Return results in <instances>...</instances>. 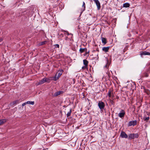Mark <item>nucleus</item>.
Segmentation results:
<instances>
[{"mask_svg":"<svg viewBox=\"0 0 150 150\" xmlns=\"http://www.w3.org/2000/svg\"><path fill=\"white\" fill-rule=\"evenodd\" d=\"M98 105L100 110L103 111L105 106L104 103L102 101H99L98 103Z\"/></svg>","mask_w":150,"mask_h":150,"instance_id":"nucleus-1","label":"nucleus"},{"mask_svg":"<svg viewBox=\"0 0 150 150\" xmlns=\"http://www.w3.org/2000/svg\"><path fill=\"white\" fill-rule=\"evenodd\" d=\"M139 135L138 134H131L129 135L128 139H134L138 138Z\"/></svg>","mask_w":150,"mask_h":150,"instance_id":"nucleus-2","label":"nucleus"},{"mask_svg":"<svg viewBox=\"0 0 150 150\" xmlns=\"http://www.w3.org/2000/svg\"><path fill=\"white\" fill-rule=\"evenodd\" d=\"M125 111L123 110H122L118 115V116L120 117L123 118L125 116Z\"/></svg>","mask_w":150,"mask_h":150,"instance_id":"nucleus-3","label":"nucleus"},{"mask_svg":"<svg viewBox=\"0 0 150 150\" xmlns=\"http://www.w3.org/2000/svg\"><path fill=\"white\" fill-rule=\"evenodd\" d=\"M137 124V121L136 120L131 121L129 122L128 123V126H135Z\"/></svg>","mask_w":150,"mask_h":150,"instance_id":"nucleus-4","label":"nucleus"},{"mask_svg":"<svg viewBox=\"0 0 150 150\" xmlns=\"http://www.w3.org/2000/svg\"><path fill=\"white\" fill-rule=\"evenodd\" d=\"M93 1L97 6L98 9V10H100V8L101 6L100 4L99 1L98 0H93Z\"/></svg>","mask_w":150,"mask_h":150,"instance_id":"nucleus-5","label":"nucleus"},{"mask_svg":"<svg viewBox=\"0 0 150 150\" xmlns=\"http://www.w3.org/2000/svg\"><path fill=\"white\" fill-rule=\"evenodd\" d=\"M48 79L47 78H44L41 80L38 83V85L42 84L44 83L45 82H47Z\"/></svg>","mask_w":150,"mask_h":150,"instance_id":"nucleus-6","label":"nucleus"},{"mask_svg":"<svg viewBox=\"0 0 150 150\" xmlns=\"http://www.w3.org/2000/svg\"><path fill=\"white\" fill-rule=\"evenodd\" d=\"M120 137L122 138H127L128 137L127 135L123 131L121 132L120 134Z\"/></svg>","mask_w":150,"mask_h":150,"instance_id":"nucleus-7","label":"nucleus"},{"mask_svg":"<svg viewBox=\"0 0 150 150\" xmlns=\"http://www.w3.org/2000/svg\"><path fill=\"white\" fill-rule=\"evenodd\" d=\"M110 48V47H104L102 48V50L104 52H107L108 51Z\"/></svg>","mask_w":150,"mask_h":150,"instance_id":"nucleus-8","label":"nucleus"},{"mask_svg":"<svg viewBox=\"0 0 150 150\" xmlns=\"http://www.w3.org/2000/svg\"><path fill=\"white\" fill-rule=\"evenodd\" d=\"M19 103V101L16 100L11 102L10 104V105L11 106H13L16 105V104Z\"/></svg>","mask_w":150,"mask_h":150,"instance_id":"nucleus-9","label":"nucleus"},{"mask_svg":"<svg viewBox=\"0 0 150 150\" xmlns=\"http://www.w3.org/2000/svg\"><path fill=\"white\" fill-rule=\"evenodd\" d=\"M140 55H150V52H146V51H144L142 52L141 53Z\"/></svg>","mask_w":150,"mask_h":150,"instance_id":"nucleus-10","label":"nucleus"},{"mask_svg":"<svg viewBox=\"0 0 150 150\" xmlns=\"http://www.w3.org/2000/svg\"><path fill=\"white\" fill-rule=\"evenodd\" d=\"M86 8V5L84 2H83V4L82 6V8L81 9V14L85 10Z\"/></svg>","mask_w":150,"mask_h":150,"instance_id":"nucleus-11","label":"nucleus"},{"mask_svg":"<svg viewBox=\"0 0 150 150\" xmlns=\"http://www.w3.org/2000/svg\"><path fill=\"white\" fill-rule=\"evenodd\" d=\"M7 121L6 119L0 120V125L5 123Z\"/></svg>","mask_w":150,"mask_h":150,"instance_id":"nucleus-12","label":"nucleus"},{"mask_svg":"<svg viewBox=\"0 0 150 150\" xmlns=\"http://www.w3.org/2000/svg\"><path fill=\"white\" fill-rule=\"evenodd\" d=\"M47 42L46 41H45L42 42H40L38 44V45L39 46H41L42 45H43L45 44H46L47 43Z\"/></svg>","mask_w":150,"mask_h":150,"instance_id":"nucleus-13","label":"nucleus"},{"mask_svg":"<svg viewBox=\"0 0 150 150\" xmlns=\"http://www.w3.org/2000/svg\"><path fill=\"white\" fill-rule=\"evenodd\" d=\"M63 72V71L62 70L60 71H58L56 74H57V75H58L57 76L59 77L62 74V73Z\"/></svg>","mask_w":150,"mask_h":150,"instance_id":"nucleus-14","label":"nucleus"},{"mask_svg":"<svg viewBox=\"0 0 150 150\" xmlns=\"http://www.w3.org/2000/svg\"><path fill=\"white\" fill-rule=\"evenodd\" d=\"M101 40L102 43L104 44V45L105 44L107 43V40L106 38L102 37L101 38Z\"/></svg>","mask_w":150,"mask_h":150,"instance_id":"nucleus-15","label":"nucleus"},{"mask_svg":"<svg viewBox=\"0 0 150 150\" xmlns=\"http://www.w3.org/2000/svg\"><path fill=\"white\" fill-rule=\"evenodd\" d=\"M130 5L129 4L127 3H126L124 4H123V7L125 8H127L129 7Z\"/></svg>","mask_w":150,"mask_h":150,"instance_id":"nucleus-16","label":"nucleus"},{"mask_svg":"<svg viewBox=\"0 0 150 150\" xmlns=\"http://www.w3.org/2000/svg\"><path fill=\"white\" fill-rule=\"evenodd\" d=\"M87 49L86 48H81L80 49L79 51L81 53H82L84 51L87 52Z\"/></svg>","mask_w":150,"mask_h":150,"instance_id":"nucleus-17","label":"nucleus"},{"mask_svg":"<svg viewBox=\"0 0 150 150\" xmlns=\"http://www.w3.org/2000/svg\"><path fill=\"white\" fill-rule=\"evenodd\" d=\"M83 63L84 65L88 67V62L86 59H84L83 60Z\"/></svg>","mask_w":150,"mask_h":150,"instance_id":"nucleus-18","label":"nucleus"},{"mask_svg":"<svg viewBox=\"0 0 150 150\" xmlns=\"http://www.w3.org/2000/svg\"><path fill=\"white\" fill-rule=\"evenodd\" d=\"M144 92L146 93L147 95L150 94V91L148 89L144 88Z\"/></svg>","mask_w":150,"mask_h":150,"instance_id":"nucleus-19","label":"nucleus"},{"mask_svg":"<svg viewBox=\"0 0 150 150\" xmlns=\"http://www.w3.org/2000/svg\"><path fill=\"white\" fill-rule=\"evenodd\" d=\"M143 119L144 120V121H146V122H147L148 121V120L149 119V116L146 117V116H144L143 117Z\"/></svg>","mask_w":150,"mask_h":150,"instance_id":"nucleus-20","label":"nucleus"},{"mask_svg":"<svg viewBox=\"0 0 150 150\" xmlns=\"http://www.w3.org/2000/svg\"><path fill=\"white\" fill-rule=\"evenodd\" d=\"M62 92V91H59L57 92L54 94V96H58L61 94Z\"/></svg>","mask_w":150,"mask_h":150,"instance_id":"nucleus-21","label":"nucleus"},{"mask_svg":"<svg viewBox=\"0 0 150 150\" xmlns=\"http://www.w3.org/2000/svg\"><path fill=\"white\" fill-rule=\"evenodd\" d=\"M71 112V109H70V111H69L68 112V113H67V117H69L70 115Z\"/></svg>","mask_w":150,"mask_h":150,"instance_id":"nucleus-22","label":"nucleus"},{"mask_svg":"<svg viewBox=\"0 0 150 150\" xmlns=\"http://www.w3.org/2000/svg\"><path fill=\"white\" fill-rule=\"evenodd\" d=\"M26 103H27V104H28L33 105L34 104V102L28 101L27 102H26Z\"/></svg>","mask_w":150,"mask_h":150,"instance_id":"nucleus-23","label":"nucleus"},{"mask_svg":"<svg viewBox=\"0 0 150 150\" xmlns=\"http://www.w3.org/2000/svg\"><path fill=\"white\" fill-rule=\"evenodd\" d=\"M112 93V91L110 90L108 91V95L109 96V98L111 97V94Z\"/></svg>","mask_w":150,"mask_h":150,"instance_id":"nucleus-24","label":"nucleus"},{"mask_svg":"<svg viewBox=\"0 0 150 150\" xmlns=\"http://www.w3.org/2000/svg\"><path fill=\"white\" fill-rule=\"evenodd\" d=\"M59 77L57 75V74H56L55 76H54V81H56L59 79Z\"/></svg>","mask_w":150,"mask_h":150,"instance_id":"nucleus-25","label":"nucleus"},{"mask_svg":"<svg viewBox=\"0 0 150 150\" xmlns=\"http://www.w3.org/2000/svg\"><path fill=\"white\" fill-rule=\"evenodd\" d=\"M87 67H88L86 66H85L84 65V66H83L82 68V69H87Z\"/></svg>","mask_w":150,"mask_h":150,"instance_id":"nucleus-26","label":"nucleus"},{"mask_svg":"<svg viewBox=\"0 0 150 150\" xmlns=\"http://www.w3.org/2000/svg\"><path fill=\"white\" fill-rule=\"evenodd\" d=\"M54 46L55 47H57L58 48L59 47V45L58 44H56L54 45Z\"/></svg>","mask_w":150,"mask_h":150,"instance_id":"nucleus-27","label":"nucleus"},{"mask_svg":"<svg viewBox=\"0 0 150 150\" xmlns=\"http://www.w3.org/2000/svg\"><path fill=\"white\" fill-rule=\"evenodd\" d=\"M26 104H27V103H26V102H25L23 103L22 104V106H24Z\"/></svg>","mask_w":150,"mask_h":150,"instance_id":"nucleus-28","label":"nucleus"},{"mask_svg":"<svg viewBox=\"0 0 150 150\" xmlns=\"http://www.w3.org/2000/svg\"><path fill=\"white\" fill-rule=\"evenodd\" d=\"M54 77H51V79L54 81Z\"/></svg>","mask_w":150,"mask_h":150,"instance_id":"nucleus-29","label":"nucleus"},{"mask_svg":"<svg viewBox=\"0 0 150 150\" xmlns=\"http://www.w3.org/2000/svg\"><path fill=\"white\" fill-rule=\"evenodd\" d=\"M148 76V75L147 74H146V76H145L146 77H147Z\"/></svg>","mask_w":150,"mask_h":150,"instance_id":"nucleus-30","label":"nucleus"},{"mask_svg":"<svg viewBox=\"0 0 150 150\" xmlns=\"http://www.w3.org/2000/svg\"><path fill=\"white\" fill-rule=\"evenodd\" d=\"M66 34L67 35H69V33H68L67 32V33H66Z\"/></svg>","mask_w":150,"mask_h":150,"instance_id":"nucleus-31","label":"nucleus"},{"mask_svg":"<svg viewBox=\"0 0 150 150\" xmlns=\"http://www.w3.org/2000/svg\"><path fill=\"white\" fill-rule=\"evenodd\" d=\"M2 41V39H0V42H1Z\"/></svg>","mask_w":150,"mask_h":150,"instance_id":"nucleus-32","label":"nucleus"},{"mask_svg":"<svg viewBox=\"0 0 150 150\" xmlns=\"http://www.w3.org/2000/svg\"><path fill=\"white\" fill-rule=\"evenodd\" d=\"M113 101H112L111 103L112 104H113Z\"/></svg>","mask_w":150,"mask_h":150,"instance_id":"nucleus-33","label":"nucleus"},{"mask_svg":"<svg viewBox=\"0 0 150 150\" xmlns=\"http://www.w3.org/2000/svg\"><path fill=\"white\" fill-rule=\"evenodd\" d=\"M68 38L67 37L66 38V39L67 40Z\"/></svg>","mask_w":150,"mask_h":150,"instance_id":"nucleus-34","label":"nucleus"},{"mask_svg":"<svg viewBox=\"0 0 150 150\" xmlns=\"http://www.w3.org/2000/svg\"><path fill=\"white\" fill-rule=\"evenodd\" d=\"M89 53V52H86V53Z\"/></svg>","mask_w":150,"mask_h":150,"instance_id":"nucleus-35","label":"nucleus"}]
</instances>
